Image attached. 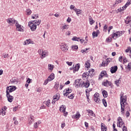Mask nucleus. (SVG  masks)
Returning a JSON list of instances; mask_svg holds the SVG:
<instances>
[{
    "label": "nucleus",
    "instance_id": "79ce46f5",
    "mask_svg": "<svg viewBox=\"0 0 131 131\" xmlns=\"http://www.w3.org/2000/svg\"><path fill=\"white\" fill-rule=\"evenodd\" d=\"M81 12H82L81 10L78 9L76 12V15H77V16H79V14H81Z\"/></svg>",
    "mask_w": 131,
    "mask_h": 131
},
{
    "label": "nucleus",
    "instance_id": "0e129e2a",
    "mask_svg": "<svg viewBox=\"0 0 131 131\" xmlns=\"http://www.w3.org/2000/svg\"><path fill=\"white\" fill-rule=\"evenodd\" d=\"M130 115L129 112L128 111H127L126 113V117H129Z\"/></svg>",
    "mask_w": 131,
    "mask_h": 131
},
{
    "label": "nucleus",
    "instance_id": "7c9ffc66",
    "mask_svg": "<svg viewBox=\"0 0 131 131\" xmlns=\"http://www.w3.org/2000/svg\"><path fill=\"white\" fill-rule=\"evenodd\" d=\"M102 94L104 98H107V97H108V93H107V91L104 90V91H102Z\"/></svg>",
    "mask_w": 131,
    "mask_h": 131
},
{
    "label": "nucleus",
    "instance_id": "72a5a7b5",
    "mask_svg": "<svg viewBox=\"0 0 131 131\" xmlns=\"http://www.w3.org/2000/svg\"><path fill=\"white\" fill-rule=\"evenodd\" d=\"M54 67L55 66L53 64H48V69H49V70H53Z\"/></svg>",
    "mask_w": 131,
    "mask_h": 131
},
{
    "label": "nucleus",
    "instance_id": "c756f323",
    "mask_svg": "<svg viewBox=\"0 0 131 131\" xmlns=\"http://www.w3.org/2000/svg\"><path fill=\"white\" fill-rule=\"evenodd\" d=\"M43 103L46 104L47 107H50L51 106V100L49 99L47 101H45Z\"/></svg>",
    "mask_w": 131,
    "mask_h": 131
},
{
    "label": "nucleus",
    "instance_id": "7ed1b4c3",
    "mask_svg": "<svg viewBox=\"0 0 131 131\" xmlns=\"http://www.w3.org/2000/svg\"><path fill=\"white\" fill-rule=\"evenodd\" d=\"M15 26L16 27L17 31H20L21 32H23L24 31V29H23V26L19 24V23H18V21L16 23V24H15Z\"/></svg>",
    "mask_w": 131,
    "mask_h": 131
},
{
    "label": "nucleus",
    "instance_id": "ea45409f",
    "mask_svg": "<svg viewBox=\"0 0 131 131\" xmlns=\"http://www.w3.org/2000/svg\"><path fill=\"white\" fill-rule=\"evenodd\" d=\"M72 49V50H78V46L77 45H73Z\"/></svg>",
    "mask_w": 131,
    "mask_h": 131
},
{
    "label": "nucleus",
    "instance_id": "774afa93",
    "mask_svg": "<svg viewBox=\"0 0 131 131\" xmlns=\"http://www.w3.org/2000/svg\"><path fill=\"white\" fill-rule=\"evenodd\" d=\"M61 128H63V127H65V123H63L61 125Z\"/></svg>",
    "mask_w": 131,
    "mask_h": 131
},
{
    "label": "nucleus",
    "instance_id": "9d476101",
    "mask_svg": "<svg viewBox=\"0 0 131 131\" xmlns=\"http://www.w3.org/2000/svg\"><path fill=\"white\" fill-rule=\"evenodd\" d=\"M17 83H18V79L16 78H12L9 82V84H17Z\"/></svg>",
    "mask_w": 131,
    "mask_h": 131
},
{
    "label": "nucleus",
    "instance_id": "2eb2a0df",
    "mask_svg": "<svg viewBox=\"0 0 131 131\" xmlns=\"http://www.w3.org/2000/svg\"><path fill=\"white\" fill-rule=\"evenodd\" d=\"M118 69V67H117V66H115L114 67H111L110 71L112 74L115 73H116V71H117Z\"/></svg>",
    "mask_w": 131,
    "mask_h": 131
},
{
    "label": "nucleus",
    "instance_id": "a19ab883",
    "mask_svg": "<svg viewBox=\"0 0 131 131\" xmlns=\"http://www.w3.org/2000/svg\"><path fill=\"white\" fill-rule=\"evenodd\" d=\"M102 103L104 107H107V101H106V100H105V99H102Z\"/></svg>",
    "mask_w": 131,
    "mask_h": 131
},
{
    "label": "nucleus",
    "instance_id": "6e6552de",
    "mask_svg": "<svg viewBox=\"0 0 131 131\" xmlns=\"http://www.w3.org/2000/svg\"><path fill=\"white\" fill-rule=\"evenodd\" d=\"M129 5H131V0H128L125 6L122 7V8H120V12H122V11L125 10Z\"/></svg>",
    "mask_w": 131,
    "mask_h": 131
},
{
    "label": "nucleus",
    "instance_id": "20e7f679",
    "mask_svg": "<svg viewBox=\"0 0 131 131\" xmlns=\"http://www.w3.org/2000/svg\"><path fill=\"white\" fill-rule=\"evenodd\" d=\"M102 85L108 88V86H112L113 84L111 82L108 81V80H105L102 83Z\"/></svg>",
    "mask_w": 131,
    "mask_h": 131
},
{
    "label": "nucleus",
    "instance_id": "f03ea898",
    "mask_svg": "<svg viewBox=\"0 0 131 131\" xmlns=\"http://www.w3.org/2000/svg\"><path fill=\"white\" fill-rule=\"evenodd\" d=\"M17 88L15 86L11 85L7 87L6 94H10V93H12L14 92V91H16Z\"/></svg>",
    "mask_w": 131,
    "mask_h": 131
},
{
    "label": "nucleus",
    "instance_id": "6e6d98bb",
    "mask_svg": "<svg viewBox=\"0 0 131 131\" xmlns=\"http://www.w3.org/2000/svg\"><path fill=\"white\" fill-rule=\"evenodd\" d=\"M130 47H127V49L125 50V52L126 53H128V52H130Z\"/></svg>",
    "mask_w": 131,
    "mask_h": 131
},
{
    "label": "nucleus",
    "instance_id": "e433bc0d",
    "mask_svg": "<svg viewBox=\"0 0 131 131\" xmlns=\"http://www.w3.org/2000/svg\"><path fill=\"white\" fill-rule=\"evenodd\" d=\"M34 23H35L36 25H39L40 24V23L41 22V20H38L37 21L34 20Z\"/></svg>",
    "mask_w": 131,
    "mask_h": 131
},
{
    "label": "nucleus",
    "instance_id": "9b49d317",
    "mask_svg": "<svg viewBox=\"0 0 131 131\" xmlns=\"http://www.w3.org/2000/svg\"><path fill=\"white\" fill-rule=\"evenodd\" d=\"M79 68H80V64L79 63L76 64L75 66H73V69L74 73H75L76 71H78Z\"/></svg>",
    "mask_w": 131,
    "mask_h": 131
},
{
    "label": "nucleus",
    "instance_id": "052dcab7",
    "mask_svg": "<svg viewBox=\"0 0 131 131\" xmlns=\"http://www.w3.org/2000/svg\"><path fill=\"white\" fill-rule=\"evenodd\" d=\"M49 81H50L48 80V79H47L43 83L44 85H47V84H48V83H49Z\"/></svg>",
    "mask_w": 131,
    "mask_h": 131
},
{
    "label": "nucleus",
    "instance_id": "ddd939ff",
    "mask_svg": "<svg viewBox=\"0 0 131 131\" xmlns=\"http://www.w3.org/2000/svg\"><path fill=\"white\" fill-rule=\"evenodd\" d=\"M72 92V90L71 89H66L63 91V95L66 96V97H67V96H68V95H69V94H70V93H71Z\"/></svg>",
    "mask_w": 131,
    "mask_h": 131
},
{
    "label": "nucleus",
    "instance_id": "a878e982",
    "mask_svg": "<svg viewBox=\"0 0 131 131\" xmlns=\"http://www.w3.org/2000/svg\"><path fill=\"white\" fill-rule=\"evenodd\" d=\"M40 123H41V121H38L37 122H35L34 124V128H37V127H38V125H39V124H40Z\"/></svg>",
    "mask_w": 131,
    "mask_h": 131
},
{
    "label": "nucleus",
    "instance_id": "aec40b11",
    "mask_svg": "<svg viewBox=\"0 0 131 131\" xmlns=\"http://www.w3.org/2000/svg\"><path fill=\"white\" fill-rule=\"evenodd\" d=\"M82 84H83L82 88L84 86V88H88L90 86V81L89 80H86L85 82L83 81Z\"/></svg>",
    "mask_w": 131,
    "mask_h": 131
},
{
    "label": "nucleus",
    "instance_id": "a18cd8bd",
    "mask_svg": "<svg viewBox=\"0 0 131 131\" xmlns=\"http://www.w3.org/2000/svg\"><path fill=\"white\" fill-rule=\"evenodd\" d=\"M69 99H71V100H73L74 98V94H72L70 96H68Z\"/></svg>",
    "mask_w": 131,
    "mask_h": 131
},
{
    "label": "nucleus",
    "instance_id": "473e14b6",
    "mask_svg": "<svg viewBox=\"0 0 131 131\" xmlns=\"http://www.w3.org/2000/svg\"><path fill=\"white\" fill-rule=\"evenodd\" d=\"M123 124H124V122H123V121L122 120L119 122L118 124H117V126H119V127H121Z\"/></svg>",
    "mask_w": 131,
    "mask_h": 131
},
{
    "label": "nucleus",
    "instance_id": "338daca9",
    "mask_svg": "<svg viewBox=\"0 0 131 131\" xmlns=\"http://www.w3.org/2000/svg\"><path fill=\"white\" fill-rule=\"evenodd\" d=\"M128 69H131V63H129L127 65Z\"/></svg>",
    "mask_w": 131,
    "mask_h": 131
},
{
    "label": "nucleus",
    "instance_id": "49530a36",
    "mask_svg": "<svg viewBox=\"0 0 131 131\" xmlns=\"http://www.w3.org/2000/svg\"><path fill=\"white\" fill-rule=\"evenodd\" d=\"M88 50H90V48H86V49L81 50V52L82 53V54H83V53H86V51H88Z\"/></svg>",
    "mask_w": 131,
    "mask_h": 131
},
{
    "label": "nucleus",
    "instance_id": "bb28decb",
    "mask_svg": "<svg viewBox=\"0 0 131 131\" xmlns=\"http://www.w3.org/2000/svg\"><path fill=\"white\" fill-rule=\"evenodd\" d=\"M80 38L79 37H77L76 36H74L72 39V40H73L74 41H80Z\"/></svg>",
    "mask_w": 131,
    "mask_h": 131
},
{
    "label": "nucleus",
    "instance_id": "de8ad7c7",
    "mask_svg": "<svg viewBox=\"0 0 131 131\" xmlns=\"http://www.w3.org/2000/svg\"><path fill=\"white\" fill-rule=\"evenodd\" d=\"M92 35L93 36V37H97V36H98V33L94 31L92 33Z\"/></svg>",
    "mask_w": 131,
    "mask_h": 131
},
{
    "label": "nucleus",
    "instance_id": "603ef678",
    "mask_svg": "<svg viewBox=\"0 0 131 131\" xmlns=\"http://www.w3.org/2000/svg\"><path fill=\"white\" fill-rule=\"evenodd\" d=\"M29 43H31V42L30 41H29V40H26V41H25L24 45L25 46L29 45Z\"/></svg>",
    "mask_w": 131,
    "mask_h": 131
},
{
    "label": "nucleus",
    "instance_id": "f704fd0d",
    "mask_svg": "<svg viewBox=\"0 0 131 131\" xmlns=\"http://www.w3.org/2000/svg\"><path fill=\"white\" fill-rule=\"evenodd\" d=\"M13 120L14 121V124L16 125L18 124L19 122H18V121H17V118H16V117H13Z\"/></svg>",
    "mask_w": 131,
    "mask_h": 131
},
{
    "label": "nucleus",
    "instance_id": "680f3d73",
    "mask_svg": "<svg viewBox=\"0 0 131 131\" xmlns=\"http://www.w3.org/2000/svg\"><path fill=\"white\" fill-rule=\"evenodd\" d=\"M122 130L123 131H127V128L126 127V126L124 125L123 126Z\"/></svg>",
    "mask_w": 131,
    "mask_h": 131
},
{
    "label": "nucleus",
    "instance_id": "f3484780",
    "mask_svg": "<svg viewBox=\"0 0 131 131\" xmlns=\"http://www.w3.org/2000/svg\"><path fill=\"white\" fill-rule=\"evenodd\" d=\"M33 121H34V117L32 115H30L28 118V123L31 124Z\"/></svg>",
    "mask_w": 131,
    "mask_h": 131
},
{
    "label": "nucleus",
    "instance_id": "5701e85b",
    "mask_svg": "<svg viewBox=\"0 0 131 131\" xmlns=\"http://www.w3.org/2000/svg\"><path fill=\"white\" fill-rule=\"evenodd\" d=\"M66 110V106H65L64 105H62L59 108V111L60 112H65Z\"/></svg>",
    "mask_w": 131,
    "mask_h": 131
},
{
    "label": "nucleus",
    "instance_id": "b1692460",
    "mask_svg": "<svg viewBox=\"0 0 131 131\" xmlns=\"http://www.w3.org/2000/svg\"><path fill=\"white\" fill-rule=\"evenodd\" d=\"M101 130L102 131H107V127L105 125V124L103 123L101 124Z\"/></svg>",
    "mask_w": 131,
    "mask_h": 131
},
{
    "label": "nucleus",
    "instance_id": "393cba45",
    "mask_svg": "<svg viewBox=\"0 0 131 131\" xmlns=\"http://www.w3.org/2000/svg\"><path fill=\"white\" fill-rule=\"evenodd\" d=\"M59 96H60V94H59V93L55 94L53 96V100H56V101H58L59 100V99H60Z\"/></svg>",
    "mask_w": 131,
    "mask_h": 131
},
{
    "label": "nucleus",
    "instance_id": "5fc2aeb1",
    "mask_svg": "<svg viewBox=\"0 0 131 131\" xmlns=\"http://www.w3.org/2000/svg\"><path fill=\"white\" fill-rule=\"evenodd\" d=\"M38 53H39V55H40L41 56V55H42V54L43 53V50H42V49H40L38 50Z\"/></svg>",
    "mask_w": 131,
    "mask_h": 131
},
{
    "label": "nucleus",
    "instance_id": "8fccbe9b",
    "mask_svg": "<svg viewBox=\"0 0 131 131\" xmlns=\"http://www.w3.org/2000/svg\"><path fill=\"white\" fill-rule=\"evenodd\" d=\"M47 55V52L46 51H43V53H42L41 56V58H45V57H46V55Z\"/></svg>",
    "mask_w": 131,
    "mask_h": 131
},
{
    "label": "nucleus",
    "instance_id": "c85d7f7f",
    "mask_svg": "<svg viewBox=\"0 0 131 131\" xmlns=\"http://www.w3.org/2000/svg\"><path fill=\"white\" fill-rule=\"evenodd\" d=\"M89 73L86 72V73H84L82 75V77L83 78H86V79H88L89 78Z\"/></svg>",
    "mask_w": 131,
    "mask_h": 131
},
{
    "label": "nucleus",
    "instance_id": "58836bf2",
    "mask_svg": "<svg viewBox=\"0 0 131 131\" xmlns=\"http://www.w3.org/2000/svg\"><path fill=\"white\" fill-rule=\"evenodd\" d=\"M68 28H69V25H64V26H62V29L63 30H65V29H68Z\"/></svg>",
    "mask_w": 131,
    "mask_h": 131
},
{
    "label": "nucleus",
    "instance_id": "39448f33",
    "mask_svg": "<svg viewBox=\"0 0 131 131\" xmlns=\"http://www.w3.org/2000/svg\"><path fill=\"white\" fill-rule=\"evenodd\" d=\"M6 21L8 24H16L18 21L15 20L14 18H8L6 19Z\"/></svg>",
    "mask_w": 131,
    "mask_h": 131
},
{
    "label": "nucleus",
    "instance_id": "f257e3e1",
    "mask_svg": "<svg viewBox=\"0 0 131 131\" xmlns=\"http://www.w3.org/2000/svg\"><path fill=\"white\" fill-rule=\"evenodd\" d=\"M82 80L77 79L74 84H76V88H82L83 86V84H82Z\"/></svg>",
    "mask_w": 131,
    "mask_h": 131
},
{
    "label": "nucleus",
    "instance_id": "c9c22d12",
    "mask_svg": "<svg viewBox=\"0 0 131 131\" xmlns=\"http://www.w3.org/2000/svg\"><path fill=\"white\" fill-rule=\"evenodd\" d=\"M120 78H119L118 80H117L115 81V84H116L117 86H119V83H120Z\"/></svg>",
    "mask_w": 131,
    "mask_h": 131
},
{
    "label": "nucleus",
    "instance_id": "6ab92c4d",
    "mask_svg": "<svg viewBox=\"0 0 131 131\" xmlns=\"http://www.w3.org/2000/svg\"><path fill=\"white\" fill-rule=\"evenodd\" d=\"M119 36H120V34L119 33V32H117V33H114L112 35V38H114V39H116V38H117V37H118Z\"/></svg>",
    "mask_w": 131,
    "mask_h": 131
},
{
    "label": "nucleus",
    "instance_id": "c03bdc74",
    "mask_svg": "<svg viewBox=\"0 0 131 131\" xmlns=\"http://www.w3.org/2000/svg\"><path fill=\"white\" fill-rule=\"evenodd\" d=\"M6 113H5V111H4L3 109L0 110V115H3V116H4V115H5Z\"/></svg>",
    "mask_w": 131,
    "mask_h": 131
},
{
    "label": "nucleus",
    "instance_id": "3c124183",
    "mask_svg": "<svg viewBox=\"0 0 131 131\" xmlns=\"http://www.w3.org/2000/svg\"><path fill=\"white\" fill-rule=\"evenodd\" d=\"M31 10L28 9L27 10V15H31Z\"/></svg>",
    "mask_w": 131,
    "mask_h": 131
},
{
    "label": "nucleus",
    "instance_id": "864d4df0",
    "mask_svg": "<svg viewBox=\"0 0 131 131\" xmlns=\"http://www.w3.org/2000/svg\"><path fill=\"white\" fill-rule=\"evenodd\" d=\"M55 89L57 90L58 88H59V82H57L55 83V86H54Z\"/></svg>",
    "mask_w": 131,
    "mask_h": 131
},
{
    "label": "nucleus",
    "instance_id": "37998d69",
    "mask_svg": "<svg viewBox=\"0 0 131 131\" xmlns=\"http://www.w3.org/2000/svg\"><path fill=\"white\" fill-rule=\"evenodd\" d=\"M124 107V105L121 104V112L122 113H123V112H124V108H123Z\"/></svg>",
    "mask_w": 131,
    "mask_h": 131
},
{
    "label": "nucleus",
    "instance_id": "423d86ee",
    "mask_svg": "<svg viewBox=\"0 0 131 131\" xmlns=\"http://www.w3.org/2000/svg\"><path fill=\"white\" fill-rule=\"evenodd\" d=\"M29 26L30 27L32 31H35L36 30V25L33 24L32 22L29 23Z\"/></svg>",
    "mask_w": 131,
    "mask_h": 131
},
{
    "label": "nucleus",
    "instance_id": "e2e57ef3",
    "mask_svg": "<svg viewBox=\"0 0 131 131\" xmlns=\"http://www.w3.org/2000/svg\"><path fill=\"white\" fill-rule=\"evenodd\" d=\"M66 63L69 66H71L72 65V62L67 61Z\"/></svg>",
    "mask_w": 131,
    "mask_h": 131
},
{
    "label": "nucleus",
    "instance_id": "1a4fd4ad",
    "mask_svg": "<svg viewBox=\"0 0 131 131\" xmlns=\"http://www.w3.org/2000/svg\"><path fill=\"white\" fill-rule=\"evenodd\" d=\"M6 97L8 99V102H10V103H12L14 100V97L12 96V95H10V93H6Z\"/></svg>",
    "mask_w": 131,
    "mask_h": 131
},
{
    "label": "nucleus",
    "instance_id": "bf43d9fd",
    "mask_svg": "<svg viewBox=\"0 0 131 131\" xmlns=\"http://www.w3.org/2000/svg\"><path fill=\"white\" fill-rule=\"evenodd\" d=\"M107 25H105L104 26V27H103V31H104V32H107Z\"/></svg>",
    "mask_w": 131,
    "mask_h": 131
},
{
    "label": "nucleus",
    "instance_id": "cd10ccee",
    "mask_svg": "<svg viewBox=\"0 0 131 131\" xmlns=\"http://www.w3.org/2000/svg\"><path fill=\"white\" fill-rule=\"evenodd\" d=\"M86 112H88V113H89L90 115H91V116H93V117L96 116V115L94 114V112H93V111L91 110H87Z\"/></svg>",
    "mask_w": 131,
    "mask_h": 131
},
{
    "label": "nucleus",
    "instance_id": "a211bd4d",
    "mask_svg": "<svg viewBox=\"0 0 131 131\" xmlns=\"http://www.w3.org/2000/svg\"><path fill=\"white\" fill-rule=\"evenodd\" d=\"M80 114L78 112L75 115H73L72 116V118H74V119H79V118H80Z\"/></svg>",
    "mask_w": 131,
    "mask_h": 131
},
{
    "label": "nucleus",
    "instance_id": "4c0bfd02",
    "mask_svg": "<svg viewBox=\"0 0 131 131\" xmlns=\"http://www.w3.org/2000/svg\"><path fill=\"white\" fill-rule=\"evenodd\" d=\"M85 66L86 67V68H90V66H91V64L90 63V61H88L85 63Z\"/></svg>",
    "mask_w": 131,
    "mask_h": 131
},
{
    "label": "nucleus",
    "instance_id": "4be33fe9",
    "mask_svg": "<svg viewBox=\"0 0 131 131\" xmlns=\"http://www.w3.org/2000/svg\"><path fill=\"white\" fill-rule=\"evenodd\" d=\"M89 76H93L95 74V70L91 69L88 71Z\"/></svg>",
    "mask_w": 131,
    "mask_h": 131
},
{
    "label": "nucleus",
    "instance_id": "dca6fc26",
    "mask_svg": "<svg viewBox=\"0 0 131 131\" xmlns=\"http://www.w3.org/2000/svg\"><path fill=\"white\" fill-rule=\"evenodd\" d=\"M60 49L62 52H66L67 51H68V48H67V45H66V44L62 45L61 46Z\"/></svg>",
    "mask_w": 131,
    "mask_h": 131
},
{
    "label": "nucleus",
    "instance_id": "69168bd1",
    "mask_svg": "<svg viewBox=\"0 0 131 131\" xmlns=\"http://www.w3.org/2000/svg\"><path fill=\"white\" fill-rule=\"evenodd\" d=\"M89 21H90V24L91 25H93V24H94V23H95V21L93 20V19L92 20H89Z\"/></svg>",
    "mask_w": 131,
    "mask_h": 131
},
{
    "label": "nucleus",
    "instance_id": "412c9836",
    "mask_svg": "<svg viewBox=\"0 0 131 131\" xmlns=\"http://www.w3.org/2000/svg\"><path fill=\"white\" fill-rule=\"evenodd\" d=\"M48 80L52 81L53 79H55V74L54 73H51V75L47 78Z\"/></svg>",
    "mask_w": 131,
    "mask_h": 131
},
{
    "label": "nucleus",
    "instance_id": "0eeeda50",
    "mask_svg": "<svg viewBox=\"0 0 131 131\" xmlns=\"http://www.w3.org/2000/svg\"><path fill=\"white\" fill-rule=\"evenodd\" d=\"M99 94H94V100L96 103H100L101 102V99H100V96Z\"/></svg>",
    "mask_w": 131,
    "mask_h": 131
},
{
    "label": "nucleus",
    "instance_id": "4468645a",
    "mask_svg": "<svg viewBox=\"0 0 131 131\" xmlns=\"http://www.w3.org/2000/svg\"><path fill=\"white\" fill-rule=\"evenodd\" d=\"M111 62V58H107L105 61L102 62V66H107Z\"/></svg>",
    "mask_w": 131,
    "mask_h": 131
},
{
    "label": "nucleus",
    "instance_id": "13d9d810",
    "mask_svg": "<svg viewBox=\"0 0 131 131\" xmlns=\"http://www.w3.org/2000/svg\"><path fill=\"white\" fill-rule=\"evenodd\" d=\"M31 80H32V79L28 78V79L26 81L27 83L29 84V83H30V82H31Z\"/></svg>",
    "mask_w": 131,
    "mask_h": 131
},
{
    "label": "nucleus",
    "instance_id": "09e8293b",
    "mask_svg": "<svg viewBox=\"0 0 131 131\" xmlns=\"http://www.w3.org/2000/svg\"><path fill=\"white\" fill-rule=\"evenodd\" d=\"M105 74H106V72L105 71L101 72V74L100 75V76L101 77V78H102V77H103V76H104Z\"/></svg>",
    "mask_w": 131,
    "mask_h": 131
},
{
    "label": "nucleus",
    "instance_id": "4d7b16f0",
    "mask_svg": "<svg viewBox=\"0 0 131 131\" xmlns=\"http://www.w3.org/2000/svg\"><path fill=\"white\" fill-rule=\"evenodd\" d=\"M111 40H112V38L111 37L107 38L106 39V41H107V42H111Z\"/></svg>",
    "mask_w": 131,
    "mask_h": 131
},
{
    "label": "nucleus",
    "instance_id": "f8f14e48",
    "mask_svg": "<svg viewBox=\"0 0 131 131\" xmlns=\"http://www.w3.org/2000/svg\"><path fill=\"white\" fill-rule=\"evenodd\" d=\"M120 104L124 105V103L126 102V97L125 96H124V97H123L122 96H123V95H120Z\"/></svg>",
    "mask_w": 131,
    "mask_h": 131
},
{
    "label": "nucleus",
    "instance_id": "2f4dec72",
    "mask_svg": "<svg viewBox=\"0 0 131 131\" xmlns=\"http://www.w3.org/2000/svg\"><path fill=\"white\" fill-rule=\"evenodd\" d=\"M131 21V19L130 17H127L126 20H125V23H126V24H128V23H129Z\"/></svg>",
    "mask_w": 131,
    "mask_h": 131
}]
</instances>
